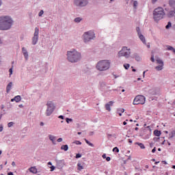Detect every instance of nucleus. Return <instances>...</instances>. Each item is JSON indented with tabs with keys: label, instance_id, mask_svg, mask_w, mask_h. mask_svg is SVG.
<instances>
[{
	"label": "nucleus",
	"instance_id": "1",
	"mask_svg": "<svg viewBox=\"0 0 175 175\" xmlns=\"http://www.w3.org/2000/svg\"><path fill=\"white\" fill-rule=\"evenodd\" d=\"M12 20L9 16L0 17V30H8L12 25Z\"/></svg>",
	"mask_w": 175,
	"mask_h": 175
},
{
	"label": "nucleus",
	"instance_id": "2",
	"mask_svg": "<svg viewBox=\"0 0 175 175\" xmlns=\"http://www.w3.org/2000/svg\"><path fill=\"white\" fill-rule=\"evenodd\" d=\"M81 58V55L75 49L67 52V59L71 63H76Z\"/></svg>",
	"mask_w": 175,
	"mask_h": 175
},
{
	"label": "nucleus",
	"instance_id": "3",
	"mask_svg": "<svg viewBox=\"0 0 175 175\" xmlns=\"http://www.w3.org/2000/svg\"><path fill=\"white\" fill-rule=\"evenodd\" d=\"M110 65L111 62L109 60L104 59L99 61L97 63L96 68L99 71H105L109 69Z\"/></svg>",
	"mask_w": 175,
	"mask_h": 175
},
{
	"label": "nucleus",
	"instance_id": "4",
	"mask_svg": "<svg viewBox=\"0 0 175 175\" xmlns=\"http://www.w3.org/2000/svg\"><path fill=\"white\" fill-rule=\"evenodd\" d=\"M163 16H165V11L162 8H157L154 9L153 12V18L155 21H159V20H162L163 18Z\"/></svg>",
	"mask_w": 175,
	"mask_h": 175
},
{
	"label": "nucleus",
	"instance_id": "5",
	"mask_svg": "<svg viewBox=\"0 0 175 175\" xmlns=\"http://www.w3.org/2000/svg\"><path fill=\"white\" fill-rule=\"evenodd\" d=\"M131 55V49H128L126 46L122 47V49L118 52V57H124L126 58L129 57Z\"/></svg>",
	"mask_w": 175,
	"mask_h": 175
},
{
	"label": "nucleus",
	"instance_id": "6",
	"mask_svg": "<svg viewBox=\"0 0 175 175\" xmlns=\"http://www.w3.org/2000/svg\"><path fill=\"white\" fill-rule=\"evenodd\" d=\"M94 38H95V34L92 31L85 32L83 36V42L85 43L90 42V40H93Z\"/></svg>",
	"mask_w": 175,
	"mask_h": 175
},
{
	"label": "nucleus",
	"instance_id": "7",
	"mask_svg": "<svg viewBox=\"0 0 175 175\" xmlns=\"http://www.w3.org/2000/svg\"><path fill=\"white\" fill-rule=\"evenodd\" d=\"M146 103V97L143 95H137L133 100V105H144Z\"/></svg>",
	"mask_w": 175,
	"mask_h": 175
},
{
	"label": "nucleus",
	"instance_id": "8",
	"mask_svg": "<svg viewBox=\"0 0 175 175\" xmlns=\"http://www.w3.org/2000/svg\"><path fill=\"white\" fill-rule=\"evenodd\" d=\"M38 34H39V29L38 27H36L35 29L34 36L32 40V44L33 45H36L37 44V42L38 40Z\"/></svg>",
	"mask_w": 175,
	"mask_h": 175
},
{
	"label": "nucleus",
	"instance_id": "9",
	"mask_svg": "<svg viewBox=\"0 0 175 175\" xmlns=\"http://www.w3.org/2000/svg\"><path fill=\"white\" fill-rule=\"evenodd\" d=\"M136 31L137 32L139 40L142 42L143 44H146V38L144 35H142V33L140 31V28L137 27Z\"/></svg>",
	"mask_w": 175,
	"mask_h": 175
},
{
	"label": "nucleus",
	"instance_id": "10",
	"mask_svg": "<svg viewBox=\"0 0 175 175\" xmlns=\"http://www.w3.org/2000/svg\"><path fill=\"white\" fill-rule=\"evenodd\" d=\"M75 3L78 6H85L88 3V1L87 0H75Z\"/></svg>",
	"mask_w": 175,
	"mask_h": 175
},
{
	"label": "nucleus",
	"instance_id": "11",
	"mask_svg": "<svg viewBox=\"0 0 175 175\" xmlns=\"http://www.w3.org/2000/svg\"><path fill=\"white\" fill-rule=\"evenodd\" d=\"M113 101H109L107 104H105V109L108 111H111V106L113 105Z\"/></svg>",
	"mask_w": 175,
	"mask_h": 175
},
{
	"label": "nucleus",
	"instance_id": "12",
	"mask_svg": "<svg viewBox=\"0 0 175 175\" xmlns=\"http://www.w3.org/2000/svg\"><path fill=\"white\" fill-rule=\"evenodd\" d=\"M28 170L33 174H36L38 173V170L35 166L29 168Z\"/></svg>",
	"mask_w": 175,
	"mask_h": 175
},
{
	"label": "nucleus",
	"instance_id": "13",
	"mask_svg": "<svg viewBox=\"0 0 175 175\" xmlns=\"http://www.w3.org/2000/svg\"><path fill=\"white\" fill-rule=\"evenodd\" d=\"M48 109H53L54 111L55 105L53 104L52 101H49L47 103Z\"/></svg>",
	"mask_w": 175,
	"mask_h": 175
},
{
	"label": "nucleus",
	"instance_id": "14",
	"mask_svg": "<svg viewBox=\"0 0 175 175\" xmlns=\"http://www.w3.org/2000/svg\"><path fill=\"white\" fill-rule=\"evenodd\" d=\"M21 100V96L18 95L14 97V98H12L11 101L14 102L16 101V103L20 102Z\"/></svg>",
	"mask_w": 175,
	"mask_h": 175
},
{
	"label": "nucleus",
	"instance_id": "15",
	"mask_svg": "<svg viewBox=\"0 0 175 175\" xmlns=\"http://www.w3.org/2000/svg\"><path fill=\"white\" fill-rule=\"evenodd\" d=\"M124 111H125V109H124V108H118L117 109V113L120 116H122V113H124Z\"/></svg>",
	"mask_w": 175,
	"mask_h": 175
},
{
	"label": "nucleus",
	"instance_id": "16",
	"mask_svg": "<svg viewBox=\"0 0 175 175\" xmlns=\"http://www.w3.org/2000/svg\"><path fill=\"white\" fill-rule=\"evenodd\" d=\"M22 51H23V55H24L25 59L27 60V59H28V53H27V50L23 47V48L22 49Z\"/></svg>",
	"mask_w": 175,
	"mask_h": 175
},
{
	"label": "nucleus",
	"instance_id": "17",
	"mask_svg": "<svg viewBox=\"0 0 175 175\" xmlns=\"http://www.w3.org/2000/svg\"><path fill=\"white\" fill-rule=\"evenodd\" d=\"M53 109L47 108L46 114L47 116H49L53 113Z\"/></svg>",
	"mask_w": 175,
	"mask_h": 175
},
{
	"label": "nucleus",
	"instance_id": "18",
	"mask_svg": "<svg viewBox=\"0 0 175 175\" xmlns=\"http://www.w3.org/2000/svg\"><path fill=\"white\" fill-rule=\"evenodd\" d=\"M12 86V83L10 82L9 84L7 85V88H6V90H7L8 93L11 90Z\"/></svg>",
	"mask_w": 175,
	"mask_h": 175
},
{
	"label": "nucleus",
	"instance_id": "19",
	"mask_svg": "<svg viewBox=\"0 0 175 175\" xmlns=\"http://www.w3.org/2000/svg\"><path fill=\"white\" fill-rule=\"evenodd\" d=\"M169 5L171 6V8H174V6H175V0H170L169 1Z\"/></svg>",
	"mask_w": 175,
	"mask_h": 175
},
{
	"label": "nucleus",
	"instance_id": "20",
	"mask_svg": "<svg viewBox=\"0 0 175 175\" xmlns=\"http://www.w3.org/2000/svg\"><path fill=\"white\" fill-rule=\"evenodd\" d=\"M161 134H162V133H161V131L155 130V131H154V135L155 136L159 137V136H161Z\"/></svg>",
	"mask_w": 175,
	"mask_h": 175
},
{
	"label": "nucleus",
	"instance_id": "21",
	"mask_svg": "<svg viewBox=\"0 0 175 175\" xmlns=\"http://www.w3.org/2000/svg\"><path fill=\"white\" fill-rule=\"evenodd\" d=\"M60 148L64 151H67L68 150V145H63Z\"/></svg>",
	"mask_w": 175,
	"mask_h": 175
},
{
	"label": "nucleus",
	"instance_id": "22",
	"mask_svg": "<svg viewBox=\"0 0 175 175\" xmlns=\"http://www.w3.org/2000/svg\"><path fill=\"white\" fill-rule=\"evenodd\" d=\"M137 144L140 147L141 149H145L146 148L145 145L142 143H137Z\"/></svg>",
	"mask_w": 175,
	"mask_h": 175
},
{
	"label": "nucleus",
	"instance_id": "23",
	"mask_svg": "<svg viewBox=\"0 0 175 175\" xmlns=\"http://www.w3.org/2000/svg\"><path fill=\"white\" fill-rule=\"evenodd\" d=\"M157 63L159 65H163V61H162V59L158 58L157 59Z\"/></svg>",
	"mask_w": 175,
	"mask_h": 175
},
{
	"label": "nucleus",
	"instance_id": "24",
	"mask_svg": "<svg viewBox=\"0 0 175 175\" xmlns=\"http://www.w3.org/2000/svg\"><path fill=\"white\" fill-rule=\"evenodd\" d=\"M163 69V65H159L156 66V70H162Z\"/></svg>",
	"mask_w": 175,
	"mask_h": 175
},
{
	"label": "nucleus",
	"instance_id": "25",
	"mask_svg": "<svg viewBox=\"0 0 175 175\" xmlns=\"http://www.w3.org/2000/svg\"><path fill=\"white\" fill-rule=\"evenodd\" d=\"M173 16H175V9L174 11H170L169 13V17H173Z\"/></svg>",
	"mask_w": 175,
	"mask_h": 175
},
{
	"label": "nucleus",
	"instance_id": "26",
	"mask_svg": "<svg viewBox=\"0 0 175 175\" xmlns=\"http://www.w3.org/2000/svg\"><path fill=\"white\" fill-rule=\"evenodd\" d=\"M84 141L85 142V143L89 145L91 147H94V144L90 143L88 139H85Z\"/></svg>",
	"mask_w": 175,
	"mask_h": 175
},
{
	"label": "nucleus",
	"instance_id": "27",
	"mask_svg": "<svg viewBox=\"0 0 175 175\" xmlns=\"http://www.w3.org/2000/svg\"><path fill=\"white\" fill-rule=\"evenodd\" d=\"M49 139L53 142V143L55 144V137L53 135H49Z\"/></svg>",
	"mask_w": 175,
	"mask_h": 175
},
{
	"label": "nucleus",
	"instance_id": "28",
	"mask_svg": "<svg viewBox=\"0 0 175 175\" xmlns=\"http://www.w3.org/2000/svg\"><path fill=\"white\" fill-rule=\"evenodd\" d=\"M169 136H170V138L174 137L175 136V131H172V132L170 133Z\"/></svg>",
	"mask_w": 175,
	"mask_h": 175
},
{
	"label": "nucleus",
	"instance_id": "29",
	"mask_svg": "<svg viewBox=\"0 0 175 175\" xmlns=\"http://www.w3.org/2000/svg\"><path fill=\"white\" fill-rule=\"evenodd\" d=\"M83 169V166L81 165V163H78V170H82Z\"/></svg>",
	"mask_w": 175,
	"mask_h": 175
},
{
	"label": "nucleus",
	"instance_id": "30",
	"mask_svg": "<svg viewBox=\"0 0 175 175\" xmlns=\"http://www.w3.org/2000/svg\"><path fill=\"white\" fill-rule=\"evenodd\" d=\"M124 68L126 70H129V68H130V64H124Z\"/></svg>",
	"mask_w": 175,
	"mask_h": 175
},
{
	"label": "nucleus",
	"instance_id": "31",
	"mask_svg": "<svg viewBox=\"0 0 175 175\" xmlns=\"http://www.w3.org/2000/svg\"><path fill=\"white\" fill-rule=\"evenodd\" d=\"M137 5H138V2L137 1H135L133 2V7L135 8V9H137Z\"/></svg>",
	"mask_w": 175,
	"mask_h": 175
},
{
	"label": "nucleus",
	"instance_id": "32",
	"mask_svg": "<svg viewBox=\"0 0 175 175\" xmlns=\"http://www.w3.org/2000/svg\"><path fill=\"white\" fill-rule=\"evenodd\" d=\"M113 152H119L120 150L118 148L115 147L114 148H113Z\"/></svg>",
	"mask_w": 175,
	"mask_h": 175
},
{
	"label": "nucleus",
	"instance_id": "33",
	"mask_svg": "<svg viewBox=\"0 0 175 175\" xmlns=\"http://www.w3.org/2000/svg\"><path fill=\"white\" fill-rule=\"evenodd\" d=\"M75 23H80V21H81V18H75Z\"/></svg>",
	"mask_w": 175,
	"mask_h": 175
},
{
	"label": "nucleus",
	"instance_id": "34",
	"mask_svg": "<svg viewBox=\"0 0 175 175\" xmlns=\"http://www.w3.org/2000/svg\"><path fill=\"white\" fill-rule=\"evenodd\" d=\"M172 27V24L170 23V22L168 23V24L166 25L165 28L167 29H169V28H170Z\"/></svg>",
	"mask_w": 175,
	"mask_h": 175
},
{
	"label": "nucleus",
	"instance_id": "35",
	"mask_svg": "<svg viewBox=\"0 0 175 175\" xmlns=\"http://www.w3.org/2000/svg\"><path fill=\"white\" fill-rule=\"evenodd\" d=\"M72 144H75L77 145H81V142L79 141H75V142H72Z\"/></svg>",
	"mask_w": 175,
	"mask_h": 175
},
{
	"label": "nucleus",
	"instance_id": "36",
	"mask_svg": "<svg viewBox=\"0 0 175 175\" xmlns=\"http://www.w3.org/2000/svg\"><path fill=\"white\" fill-rule=\"evenodd\" d=\"M168 49L170 50V51H172L173 53L175 54V49H174V48L172 47V46H170V47H168Z\"/></svg>",
	"mask_w": 175,
	"mask_h": 175
},
{
	"label": "nucleus",
	"instance_id": "37",
	"mask_svg": "<svg viewBox=\"0 0 175 175\" xmlns=\"http://www.w3.org/2000/svg\"><path fill=\"white\" fill-rule=\"evenodd\" d=\"M150 60H151L152 62H155V59H154V55H152Z\"/></svg>",
	"mask_w": 175,
	"mask_h": 175
},
{
	"label": "nucleus",
	"instance_id": "38",
	"mask_svg": "<svg viewBox=\"0 0 175 175\" xmlns=\"http://www.w3.org/2000/svg\"><path fill=\"white\" fill-rule=\"evenodd\" d=\"M44 14V11L41 10L39 13V16L41 17L42 16V14Z\"/></svg>",
	"mask_w": 175,
	"mask_h": 175
},
{
	"label": "nucleus",
	"instance_id": "39",
	"mask_svg": "<svg viewBox=\"0 0 175 175\" xmlns=\"http://www.w3.org/2000/svg\"><path fill=\"white\" fill-rule=\"evenodd\" d=\"M81 157V154H77V156H75V158L79 159Z\"/></svg>",
	"mask_w": 175,
	"mask_h": 175
},
{
	"label": "nucleus",
	"instance_id": "40",
	"mask_svg": "<svg viewBox=\"0 0 175 175\" xmlns=\"http://www.w3.org/2000/svg\"><path fill=\"white\" fill-rule=\"evenodd\" d=\"M72 119H69V118H66V122H67V123H69L70 122H72Z\"/></svg>",
	"mask_w": 175,
	"mask_h": 175
},
{
	"label": "nucleus",
	"instance_id": "41",
	"mask_svg": "<svg viewBox=\"0 0 175 175\" xmlns=\"http://www.w3.org/2000/svg\"><path fill=\"white\" fill-rule=\"evenodd\" d=\"M14 123L13 122H10L8 124V127H12L13 126Z\"/></svg>",
	"mask_w": 175,
	"mask_h": 175
},
{
	"label": "nucleus",
	"instance_id": "42",
	"mask_svg": "<svg viewBox=\"0 0 175 175\" xmlns=\"http://www.w3.org/2000/svg\"><path fill=\"white\" fill-rule=\"evenodd\" d=\"M9 72H10V75H12V68H10Z\"/></svg>",
	"mask_w": 175,
	"mask_h": 175
},
{
	"label": "nucleus",
	"instance_id": "43",
	"mask_svg": "<svg viewBox=\"0 0 175 175\" xmlns=\"http://www.w3.org/2000/svg\"><path fill=\"white\" fill-rule=\"evenodd\" d=\"M55 167L54 166L51 167V171L53 172Z\"/></svg>",
	"mask_w": 175,
	"mask_h": 175
},
{
	"label": "nucleus",
	"instance_id": "44",
	"mask_svg": "<svg viewBox=\"0 0 175 175\" xmlns=\"http://www.w3.org/2000/svg\"><path fill=\"white\" fill-rule=\"evenodd\" d=\"M106 161H111V157H107V158H106Z\"/></svg>",
	"mask_w": 175,
	"mask_h": 175
},
{
	"label": "nucleus",
	"instance_id": "45",
	"mask_svg": "<svg viewBox=\"0 0 175 175\" xmlns=\"http://www.w3.org/2000/svg\"><path fill=\"white\" fill-rule=\"evenodd\" d=\"M135 59H136L137 61H140L141 57H135Z\"/></svg>",
	"mask_w": 175,
	"mask_h": 175
},
{
	"label": "nucleus",
	"instance_id": "46",
	"mask_svg": "<svg viewBox=\"0 0 175 175\" xmlns=\"http://www.w3.org/2000/svg\"><path fill=\"white\" fill-rule=\"evenodd\" d=\"M57 142H62V138L58 139H57Z\"/></svg>",
	"mask_w": 175,
	"mask_h": 175
},
{
	"label": "nucleus",
	"instance_id": "47",
	"mask_svg": "<svg viewBox=\"0 0 175 175\" xmlns=\"http://www.w3.org/2000/svg\"><path fill=\"white\" fill-rule=\"evenodd\" d=\"M155 151H157V150L155 149V148H154L152 150V152L154 153V152H155Z\"/></svg>",
	"mask_w": 175,
	"mask_h": 175
},
{
	"label": "nucleus",
	"instance_id": "48",
	"mask_svg": "<svg viewBox=\"0 0 175 175\" xmlns=\"http://www.w3.org/2000/svg\"><path fill=\"white\" fill-rule=\"evenodd\" d=\"M59 118L64 120V116L62 115H60V116H59Z\"/></svg>",
	"mask_w": 175,
	"mask_h": 175
},
{
	"label": "nucleus",
	"instance_id": "49",
	"mask_svg": "<svg viewBox=\"0 0 175 175\" xmlns=\"http://www.w3.org/2000/svg\"><path fill=\"white\" fill-rule=\"evenodd\" d=\"M106 154H103V156H102V157L103 158V159H106Z\"/></svg>",
	"mask_w": 175,
	"mask_h": 175
},
{
	"label": "nucleus",
	"instance_id": "50",
	"mask_svg": "<svg viewBox=\"0 0 175 175\" xmlns=\"http://www.w3.org/2000/svg\"><path fill=\"white\" fill-rule=\"evenodd\" d=\"M3 128L2 126H0V132H1L3 131Z\"/></svg>",
	"mask_w": 175,
	"mask_h": 175
},
{
	"label": "nucleus",
	"instance_id": "51",
	"mask_svg": "<svg viewBox=\"0 0 175 175\" xmlns=\"http://www.w3.org/2000/svg\"><path fill=\"white\" fill-rule=\"evenodd\" d=\"M147 48L150 49V44H147Z\"/></svg>",
	"mask_w": 175,
	"mask_h": 175
},
{
	"label": "nucleus",
	"instance_id": "52",
	"mask_svg": "<svg viewBox=\"0 0 175 175\" xmlns=\"http://www.w3.org/2000/svg\"><path fill=\"white\" fill-rule=\"evenodd\" d=\"M48 165H52V163H51V162H49V163H48Z\"/></svg>",
	"mask_w": 175,
	"mask_h": 175
},
{
	"label": "nucleus",
	"instance_id": "53",
	"mask_svg": "<svg viewBox=\"0 0 175 175\" xmlns=\"http://www.w3.org/2000/svg\"><path fill=\"white\" fill-rule=\"evenodd\" d=\"M157 1H158V0H152V2L155 3V2H157Z\"/></svg>",
	"mask_w": 175,
	"mask_h": 175
},
{
	"label": "nucleus",
	"instance_id": "54",
	"mask_svg": "<svg viewBox=\"0 0 175 175\" xmlns=\"http://www.w3.org/2000/svg\"><path fill=\"white\" fill-rule=\"evenodd\" d=\"M127 124V122H123V125H126Z\"/></svg>",
	"mask_w": 175,
	"mask_h": 175
},
{
	"label": "nucleus",
	"instance_id": "55",
	"mask_svg": "<svg viewBox=\"0 0 175 175\" xmlns=\"http://www.w3.org/2000/svg\"><path fill=\"white\" fill-rule=\"evenodd\" d=\"M8 175H14L12 172L8 173Z\"/></svg>",
	"mask_w": 175,
	"mask_h": 175
},
{
	"label": "nucleus",
	"instance_id": "56",
	"mask_svg": "<svg viewBox=\"0 0 175 175\" xmlns=\"http://www.w3.org/2000/svg\"><path fill=\"white\" fill-rule=\"evenodd\" d=\"M158 163H159V161H157V162L154 163V164H156V165L158 164Z\"/></svg>",
	"mask_w": 175,
	"mask_h": 175
},
{
	"label": "nucleus",
	"instance_id": "57",
	"mask_svg": "<svg viewBox=\"0 0 175 175\" xmlns=\"http://www.w3.org/2000/svg\"><path fill=\"white\" fill-rule=\"evenodd\" d=\"M135 131H138V130H139V128L136 127V128L135 129Z\"/></svg>",
	"mask_w": 175,
	"mask_h": 175
},
{
	"label": "nucleus",
	"instance_id": "58",
	"mask_svg": "<svg viewBox=\"0 0 175 175\" xmlns=\"http://www.w3.org/2000/svg\"><path fill=\"white\" fill-rule=\"evenodd\" d=\"M133 72H136V69L133 68Z\"/></svg>",
	"mask_w": 175,
	"mask_h": 175
},
{
	"label": "nucleus",
	"instance_id": "59",
	"mask_svg": "<svg viewBox=\"0 0 175 175\" xmlns=\"http://www.w3.org/2000/svg\"><path fill=\"white\" fill-rule=\"evenodd\" d=\"M40 125H41V126H43V125H44V123H43V122H41V123H40Z\"/></svg>",
	"mask_w": 175,
	"mask_h": 175
},
{
	"label": "nucleus",
	"instance_id": "60",
	"mask_svg": "<svg viewBox=\"0 0 175 175\" xmlns=\"http://www.w3.org/2000/svg\"><path fill=\"white\" fill-rule=\"evenodd\" d=\"M81 132H78V135H81Z\"/></svg>",
	"mask_w": 175,
	"mask_h": 175
},
{
	"label": "nucleus",
	"instance_id": "61",
	"mask_svg": "<svg viewBox=\"0 0 175 175\" xmlns=\"http://www.w3.org/2000/svg\"><path fill=\"white\" fill-rule=\"evenodd\" d=\"M172 168H173V169H175V165H173Z\"/></svg>",
	"mask_w": 175,
	"mask_h": 175
},
{
	"label": "nucleus",
	"instance_id": "62",
	"mask_svg": "<svg viewBox=\"0 0 175 175\" xmlns=\"http://www.w3.org/2000/svg\"><path fill=\"white\" fill-rule=\"evenodd\" d=\"M19 107H23V105H19Z\"/></svg>",
	"mask_w": 175,
	"mask_h": 175
},
{
	"label": "nucleus",
	"instance_id": "63",
	"mask_svg": "<svg viewBox=\"0 0 175 175\" xmlns=\"http://www.w3.org/2000/svg\"><path fill=\"white\" fill-rule=\"evenodd\" d=\"M158 151H161V148H158Z\"/></svg>",
	"mask_w": 175,
	"mask_h": 175
},
{
	"label": "nucleus",
	"instance_id": "64",
	"mask_svg": "<svg viewBox=\"0 0 175 175\" xmlns=\"http://www.w3.org/2000/svg\"><path fill=\"white\" fill-rule=\"evenodd\" d=\"M165 133L166 134L169 133V132H167V131H165Z\"/></svg>",
	"mask_w": 175,
	"mask_h": 175
}]
</instances>
